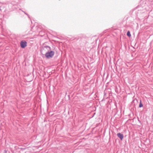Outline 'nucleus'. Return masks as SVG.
I'll list each match as a JSON object with an SVG mask.
<instances>
[{
	"label": "nucleus",
	"mask_w": 153,
	"mask_h": 153,
	"mask_svg": "<svg viewBox=\"0 0 153 153\" xmlns=\"http://www.w3.org/2000/svg\"><path fill=\"white\" fill-rule=\"evenodd\" d=\"M127 35L129 37H130L131 36V34L130 33V32L129 31H128L127 33Z\"/></svg>",
	"instance_id": "obj_4"
},
{
	"label": "nucleus",
	"mask_w": 153,
	"mask_h": 153,
	"mask_svg": "<svg viewBox=\"0 0 153 153\" xmlns=\"http://www.w3.org/2000/svg\"><path fill=\"white\" fill-rule=\"evenodd\" d=\"M143 106V105L141 103V102L140 103V105H139V107H142V106Z\"/></svg>",
	"instance_id": "obj_5"
},
{
	"label": "nucleus",
	"mask_w": 153,
	"mask_h": 153,
	"mask_svg": "<svg viewBox=\"0 0 153 153\" xmlns=\"http://www.w3.org/2000/svg\"><path fill=\"white\" fill-rule=\"evenodd\" d=\"M117 136L119 137L121 140H122L123 138V135L120 133H118L117 134Z\"/></svg>",
	"instance_id": "obj_3"
},
{
	"label": "nucleus",
	"mask_w": 153,
	"mask_h": 153,
	"mask_svg": "<svg viewBox=\"0 0 153 153\" xmlns=\"http://www.w3.org/2000/svg\"><path fill=\"white\" fill-rule=\"evenodd\" d=\"M54 52L53 51H51L46 53L45 55L46 57L48 58L52 57L54 55Z\"/></svg>",
	"instance_id": "obj_1"
},
{
	"label": "nucleus",
	"mask_w": 153,
	"mask_h": 153,
	"mask_svg": "<svg viewBox=\"0 0 153 153\" xmlns=\"http://www.w3.org/2000/svg\"><path fill=\"white\" fill-rule=\"evenodd\" d=\"M27 43L25 41H22L21 42L20 45L21 47L22 48H25L27 46Z\"/></svg>",
	"instance_id": "obj_2"
}]
</instances>
